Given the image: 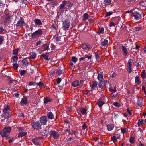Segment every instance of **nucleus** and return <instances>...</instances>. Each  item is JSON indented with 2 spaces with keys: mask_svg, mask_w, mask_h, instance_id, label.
<instances>
[{
  "mask_svg": "<svg viewBox=\"0 0 146 146\" xmlns=\"http://www.w3.org/2000/svg\"><path fill=\"white\" fill-rule=\"evenodd\" d=\"M90 46L86 44H83V51H84V52L86 53L85 55V57H83V60H84V59L87 58L88 60L91 58V55H90V53L88 52V50L90 49Z\"/></svg>",
  "mask_w": 146,
  "mask_h": 146,
  "instance_id": "obj_1",
  "label": "nucleus"
},
{
  "mask_svg": "<svg viewBox=\"0 0 146 146\" xmlns=\"http://www.w3.org/2000/svg\"><path fill=\"white\" fill-rule=\"evenodd\" d=\"M11 129V127H5L3 130L0 131V134L3 137H5L6 139H9L10 138L9 134Z\"/></svg>",
  "mask_w": 146,
  "mask_h": 146,
  "instance_id": "obj_2",
  "label": "nucleus"
},
{
  "mask_svg": "<svg viewBox=\"0 0 146 146\" xmlns=\"http://www.w3.org/2000/svg\"><path fill=\"white\" fill-rule=\"evenodd\" d=\"M142 15V12L135 11L132 13V16L134 17L135 19L138 20L141 18Z\"/></svg>",
  "mask_w": 146,
  "mask_h": 146,
  "instance_id": "obj_3",
  "label": "nucleus"
},
{
  "mask_svg": "<svg viewBox=\"0 0 146 146\" xmlns=\"http://www.w3.org/2000/svg\"><path fill=\"white\" fill-rule=\"evenodd\" d=\"M42 33V29H39L32 33L31 34V36L33 38H36V36L41 35Z\"/></svg>",
  "mask_w": 146,
  "mask_h": 146,
  "instance_id": "obj_4",
  "label": "nucleus"
},
{
  "mask_svg": "<svg viewBox=\"0 0 146 146\" xmlns=\"http://www.w3.org/2000/svg\"><path fill=\"white\" fill-rule=\"evenodd\" d=\"M32 127L35 129L39 130L41 129V126L38 122H33L31 124Z\"/></svg>",
  "mask_w": 146,
  "mask_h": 146,
  "instance_id": "obj_5",
  "label": "nucleus"
},
{
  "mask_svg": "<svg viewBox=\"0 0 146 146\" xmlns=\"http://www.w3.org/2000/svg\"><path fill=\"white\" fill-rule=\"evenodd\" d=\"M63 22V28L64 30H65L69 28L70 22L68 19H66Z\"/></svg>",
  "mask_w": 146,
  "mask_h": 146,
  "instance_id": "obj_6",
  "label": "nucleus"
},
{
  "mask_svg": "<svg viewBox=\"0 0 146 146\" xmlns=\"http://www.w3.org/2000/svg\"><path fill=\"white\" fill-rule=\"evenodd\" d=\"M48 118L46 116H42L40 118V120L41 124L43 125H45L48 121Z\"/></svg>",
  "mask_w": 146,
  "mask_h": 146,
  "instance_id": "obj_7",
  "label": "nucleus"
},
{
  "mask_svg": "<svg viewBox=\"0 0 146 146\" xmlns=\"http://www.w3.org/2000/svg\"><path fill=\"white\" fill-rule=\"evenodd\" d=\"M49 134L52 135L54 139H58L59 137V134L54 131H51L49 133Z\"/></svg>",
  "mask_w": 146,
  "mask_h": 146,
  "instance_id": "obj_8",
  "label": "nucleus"
},
{
  "mask_svg": "<svg viewBox=\"0 0 146 146\" xmlns=\"http://www.w3.org/2000/svg\"><path fill=\"white\" fill-rule=\"evenodd\" d=\"M24 24L25 23L23 18L22 17H21L16 24V25L17 26L21 27L24 25Z\"/></svg>",
  "mask_w": 146,
  "mask_h": 146,
  "instance_id": "obj_9",
  "label": "nucleus"
},
{
  "mask_svg": "<svg viewBox=\"0 0 146 146\" xmlns=\"http://www.w3.org/2000/svg\"><path fill=\"white\" fill-rule=\"evenodd\" d=\"M107 82V80L101 81L98 84L99 87L101 89H102L106 84Z\"/></svg>",
  "mask_w": 146,
  "mask_h": 146,
  "instance_id": "obj_10",
  "label": "nucleus"
},
{
  "mask_svg": "<svg viewBox=\"0 0 146 146\" xmlns=\"http://www.w3.org/2000/svg\"><path fill=\"white\" fill-rule=\"evenodd\" d=\"M3 113L2 114L1 116L2 118L3 117L5 119H7L10 117L11 115L10 113L9 112H3Z\"/></svg>",
  "mask_w": 146,
  "mask_h": 146,
  "instance_id": "obj_11",
  "label": "nucleus"
},
{
  "mask_svg": "<svg viewBox=\"0 0 146 146\" xmlns=\"http://www.w3.org/2000/svg\"><path fill=\"white\" fill-rule=\"evenodd\" d=\"M82 80H80V82H79L78 80H76L73 82L72 83V86L74 87H76L77 86L81 85V86H82Z\"/></svg>",
  "mask_w": 146,
  "mask_h": 146,
  "instance_id": "obj_12",
  "label": "nucleus"
},
{
  "mask_svg": "<svg viewBox=\"0 0 146 146\" xmlns=\"http://www.w3.org/2000/svg\"><path fill=\"white\" fill-rule=\"evenodd\" d=\"M12 16L11 15L8 13L6 14L5 17V19L6 20V23H9L11 21V18Z\"/></svg>",
  "mask_w": 146,
  "mask_h": 146,
  "instance_id": "obj_13",
  "label": "nucleus"
},
{
  "mask_svg": "<svg viewBox=\"0 0 146 146\" xmlns=\"http://www.w3.org/2000/svg\"><path fill=\"white\" fill-rule=\"evenodd\" d=\"M105 103V102L103 101L102 99H99L97 101V104L100 108H101Z\"/></svg>",
  "mask_w": 146,
  "mask_h": 146,
  "instance_id": "obj_14",
  "label": "nucleus"
},
{
  "mask_svg": "<svg viewBox=\"0 0 146 146\" xmlns=\"http://www.w3.org/2000/svg\"><path fill=\"white\" fill-rule=\"evenodd\" d=\"M27 103V100L26 96H24L21 101L20 102V104L21 105L23 106L24 105H26Z\"/></svg>",
  "mask_w": 146,
  "mask_h": 146,
  "instance_id": "obj_15",
  "label": "nucleus"
},
{
  "mask_svg": "<svg viewBox=\"0 0 146 146\" xmlns=\"http://www.w3.org/2000/svg\"><path fill=\"white\" fill-rule=\"evenodd\" d=\"M141 76L142 78V80L143 82L145 81L146 82V81L145 80L146 76V73L145 70H143L142 72L141 73Z\"/></svg>",
  "mask_w": 146,
  "mask_h": 146,
  "instance_id": "obj_16",
  "label": "nucleus"
},
{
  "mask_svg": "<svg viewBox=\"0 0 146 146\" xmlns=\"http://www.w3.org/2000/svg\"><path fill=\"white\" fill-rule=\"evenodd\" d=\"M31 141L35 145H37L39 144L40 141L38 140L37 137L34 138L32 139Z\"/></svg>",
  "mask_w": 146,
  "mask_h": 146,
  "instance_id": "obj_17",
  "label": "nucleus"
},
{
  "mask_svg": "<svg viewBox=\"0 0 146 146\" xmlns=\"http://www.w3.org/2000/svg\"><path fill=\"white\" fill-rule=\"evenodd\" d=\"M90 17V15L86 13L83 15V21H85L88 19Z\"/></svg>",
  "mask_w": 146,
  "mask_h": 146,
  "instance_id": "obj_18",
  "label": "nucleus"
},
{
  "mask_svg": "<svg viewBox=\"0 0 146 146\" xmlns=\"http://www.w3.org/2000/svg\"><path fill=\"white\" fill-rule=\"evenodd\" d=\"M114 127V126L113 124H109L107 126V129L108 131H111L113 130Z\"/></svg>",
  "mask_w": 146,
  "mask_h": 146,
  "instance_id": "obj_19",
  "label": "nucleus"
},
{
  "mask_svg": "<svg viewBox=\"0 0 146 146\" xmlns=\"http://www.w3.org/2000/svg\"><path fill=\"white\" fill-rule=\"evenodd\" d=\"M47 116L49 119H53L54 118V116L53 113L51 112H50L47 113Z\"/></svg>",
  "mask_w": 146,
  "mask_h": 146,
  "instance_id": "obj_20",
  "label": "nucleus"
},
{
  "mask_svg": "<svg viewBox=\"0 0 146 146\" xmlns=\"http://www.w3.org/2000/svg\"><path fill=\"white\" fill-rule=\"evenodd\" d=\"M122 49L124 56H127L128 53L127 48L125 46H122Z\"/></svg>",
  "mask_w": 146,
  "mask_h": 146,
  "instance_id": "obj_21",
  "label": "nucleus"
},
{
  "mask_svg": "<svg viewBox=\"0 0 146 146\" xmlns=\"http://www.w3.org/2000/svg\"><path fill=\"white\" fill-rule=\"evenodd\" d=\"M66 6L65 7L66 8L68 9H70L72 6L73 4L71 3L70 1H69L66 2Z\"/></svg>",
  "mask_w": 146,
  "mask_h": 146,
  "instance_id": "obj_22",
  "label": "nucleus"
},
{
  "mask_svg": "<svg viewBox=\"0 0 146 146\" xmlns=\"http://www.w3.org/2000/svg\"><path fill=\"white\" fill-rule=\"evenodd\" d=\"M143 99L142 98H138L137 100V105L141 107L142 106Z\"/></svg>",
  "mask_w": 146,
  "mask_h": 146,
  "instance_id": "obj_23",
  "label": "nucleus"
},
{
  "mask_svg": "<svg viewBox=\"0 0 146 146\" xmlns=\"http://www.w3.org/2000/svg\"><path fill=\"white\" fill-rule=\"evenodd\" d=\"M103 78V75L102 72H100L98 74L97 76V79L99 81H102Z\"/></svg>",
  "mask_w": 146,
  "mask_h": 146,
  "instance_id": "obj_24",
  "label": "nucleus"
},
{
  "mask_svg": "<svg viewBox=\"0 0 146 146\" xmlns=\"http://www.w3.org/2000/svg\"><path fill=\"white\" fill-rule=\"evenodd\" d=\"M34 22L35 24L36 25H42V23L41 21L37 19H34Z\"/></svg>",
  "mask_w": 146,
  "mask_h": 146,
  "instance_id": "obj_25",
  "label": "nucleus"
},
{
  "mask_svg": "<svg viewBox=\"0 0 146 146\" xmlns=\"http://www.w3.org/2000/svg\"><path fill=\"white\" fill-rule=\"evenodd\" d=\"M111 2V0H104L103 1V4L104 5L106 6L110 5Z\"/></svg>",
  "mask_w": 146,
  "mask_h": 146,
  "instance_id": "obj_26",
  "label": "nucleus"
},
{
  "mask_svg": "<svg viewBox=\"0 0 146 146\" xmlns=\"http://www.w3.org/2000/svg\"><path fill=\"white\" fill-rule=\"evenodd\" d=\"M49 53H46V54L43 53L41 56V57H42L44 59L48 61H49L48 54Z\"/></svg>",
  "mask_w": 146,
  "mask_h": 146,
  "instance_id": "obj_27",
  "label": "nucleus"
},
{
  "mask_svg": "<svg viewBox=\"0 0 146 146\" xmlns=\"http://www.w3.org/2000/svg\"><path fill=\"white\" fill-rule=\"evenodd\" d=\"M104 32V29L103 27H100L99 28L98 31L97 32V33L98 35H100L101 34H103Z\"/></svg>",
  "mask_w": 146,
  "mask_h": 146,
  "instance_id": "obj_28",
  "label": "nucleus"
},
{
  "mask_svg": "<svg viewBox=\"0 0 146 146\" xmlns=\"http://www.w3.org/2000/svg\"><path fill=\"white\" fill-rule=\"evenodd\" d=\"M27 134V132H21L18 134V137H22L23 136L26 135Z\"/></svg>",
  "mask_w": 146,
  "mask_h": 146,
  "instance_id": "obj_29",
  "label": "nucleus"
},
{
  "mask_svg": "<svg viewBox=\"0 0 146 146\" xmlns=\"http://www.w3.org/2000/svg\"><path fill=\"white\" fill-rule=\"evenodd\" d=\"M67 1H62V3L59 6L60 9H63L65 7V5L66 4Z\"/></svg>",
  "mask_w": 146,
  "mask_h": 146,
  "instance_id": "obj_30",
  "label": "nucleus"
},
{
  "mask_svg": "<svg viewBox=\"0 0 146 146\" xmlns=\"http://www.w3.org/2000/svg\"><path fill=\"white\" fill-rule=\"evenodd\" d=\"M98 83L96 81H94L91 87V89L94 90L95 89L96 87L97 86Z\"/></svg>",
  "mask_w": 146,
  "mask_h": 146,
  "instance_id": "obj_31",
  "label": "nucleus"
},
{
  "mask_svg": "<svg viewBox=\"0 0 146 146\" xmlns=\"http://www.w3.org/2000/svg\"><path fill=\"white\" fill-rule=\"evenodd\" d=\"M135 83L137 84H139L140 83V81L139 77L137 76L135 78Z\"/></svg>",
  "mask_w": 146,
  "mask_h": 146,
  "instance_id": "obj_32",
  "label": "nucleus"
},
{
  "mask_svg": "<svg viewBox=\"0 0 146 146\" xmlns=\"http://www.w3.org/2000/svg\"><path fill=\"white\" fill-rule=\"evenodd\" d=\"M143 119H139L138 121L137 125L138 126H140L142 125L143 124Z\"/></svg>",
  "mask_w": 146,
  "mask_h": 146,
  "instance_id": "obj_33",
  "label": "nucleus"
},
{
  "mask_svg": "<svg viewBox=\"0 0 146 146\" xmlns=\"http://www.w3.org/2000/svg\"><path fill=\"white\" fill-rule=\"evenodd\" d=\"M52 100L51 99H50L48 98H45L44 100V103L45 104L47 103L51 102V100Z\"/></svg>",
  "mask_w": 146,
  "mask_h": 146,
  "instance_id": "obj_34",
  "label": "nucleus"
},
{
  "mask_svg": "<svg viewBox=\"0 0 146 146\" xmlns=\"http://www.w3.org/2000/svg\"><path fill=\"white\" fill-rule=\"evenodd\" d=\"M108 42V40L104 39V41L101 43L100 45L103 46H105L107 44Z\"/></svg>",
  "mask_w": 146,
  "mask_h": 146,
  "instance_id": "obj_35",
  "label": "nucleus"
},
{
  "mask_svg": "<svg viewBox=\"0 0 146 146\" xmlns=\"http://www.w3.org/2000/svg\"><path fill=\"white\" fill-rule=\"evenodd\" d=\"M30 55L31 58L33 59H34L36 55V54L34 52L31 53Z\"/></svg>",
  "mask_w": 146,
  "mask_h": 146,
  "instance_id": "obj_36",
  "label": "nucleus"
},
{
  "mask_svg": "<svg viewBox=\"0 0 146 146\" xmlns=\"http://www.w3.org/2000/svg\"><path fill=\"white\" fill-rule=\"evenodd\" d=\"M109 91L112 93H115L116 92V87H111L109 89Z\"/></svg>",
  "mask_w": 146,
  "mask_h": 146,
  "instance_id": "obj_37",
  "label": "nucleus"
},
{
  "mask_svg": "<svg viewBox=\"0 0 146 146\" xmlns=\"http://www.w3.org/2000/svg\"><path fill=\"white\" fill-rule=\"evenodd\" d=\"M49 132L48 130H45L42 133V134L43 136H45L46 135H47Z\"/></svg>",
  "mask_w": 146,
  "mask_h": 146,
  "instance_id": "obj_38",
  "label": "nucleus"
},
{
  "mask_svg": "<svg viewBox=\"0 0 146 146\" xmlns=\"http://www.w3.org/2000/svg\"><path fill=\"white\" fill-rule=\"evenodd\" d=\"M29 59L28 58H24L22 62H23V64L24 65H27L28 64V63L27 60V59Z\"/></svg>",
  "mask_w": 146,
  "mask_h": 146,
  "instance_id": "obj_39",
  "label": "nucleus"
},
{
  "mask_svg": "<svg viewBox=\"0 0 146 146\" xmlns=\"http://www.w3.org/2000/svg\"><path fill=\"white\" fill-rule=\"evenodd\" d=\"M111 140L113 141L114 143L117 141V139L116 136L115 135L112 136L111 138Z\"/></svg>",
  "mask_w": 146,
  "mask_h": 146,
  "instance_id": "obj_40",
  "label": "nucleus"
},
{
  "mask_svg": "<svg viewBox=\"0 0 146 146\" xmlns=\"http://www.w3.org/2000/svg\"><path fill=\"white\" fill-rule=\"evenodd\" d=\"M56 73L58 75H60L62 73V71L60 69L58 68L57 70Z\"/></svg>",
  "mask_w": 146,
  "mask_h": 146,
  "instance_id": "obj_41",
  "label": "nucleus"
},
{
  "mask_svg": "<svg viewBox=\"0 0 146 146\" xmlns=\"http://www.w3.org/2000/svg\"><path fill=\"white\" fill-rule=\"evenodd\" d=\"M9 110V106L7 105L5 107L4 106V109L3 110V112H8L7 111Z\"/></svg>",
  "mask_w": 146,
  "mask_h": 146,
  "instance_id": "obj_42",
  "label": "nucleus"
},
{
  "mask_svg": "<svg viewBox=\"0 0 146 146\" xmlns=\"http://www.w3.org/2000/svg\"><path fill=\"white\" fill-rule=\"evenodd\" d=\"M135 141V139L134 137H130V139L129 140V142L131 143H133Z\"/></svg>",
  "mask_w": 146,
  "mask_h": 146,
  "instance_id": "obj_43",
  "label": "nucleus"
},
{
  "mask_svg": "<svg viewBox=\"0 0 146 146\" xmlns=\"http://www.w3.org/2000/svg\"><path fill=\"white\" fill-rule=\"evenodd\" d=\"M19 66V65L17 63H15L13 64V68L14 70H16L17 69Z\"/></svg>",
  "mask_w": 146,
  "mask_h": 146,
  "instance_id": "obj_44",
  "label": "nucleus"
},
{
  "mask_svg": "<svg viewBox=\"0 0 146 146\" xmlns=\"http://www.w3.org/2000/svg\"><path fill=\"white\" fill-rule=\"evenodd\" d=\"M13 61L14 62H16L18 59V57L17 56H13L12 57Z\"/></svg>",
  "mask_w": 146,
  "mask_h": 146,
  "instance_id": "obj_45",
  "label": "nucleus"
},
{
  "mask_svg": "<svg viewBox=\"0 0 146 146\" xmlns=\"http://www.w3.org/2000/svg\"><path fill=\"white\" fill-rule=\"evenodd\" d=\"M27 71L26 70H21L20 72V74L21 76H23L25 75Z\"/></svg>",
  "mask_w": 146,
  "mask_h": 146,
  "instance_id": "obj_46",
  "label": "nucleus"
},
{
  "mask_svg": "<svg viewBox=\"0 0 146 146\" xmlns=\"http://www.w3.org/2000/svg\"><path fill=\"white\" fill-rule=\"evenodd\" d=\"M77 60V58L74 56L72 57V62L74 63H75L76 62Z\"/></svg>",
  "mask_w": 146,
  "mask_h": 146,
  "instance_id": "obj_47",
  "label": "nucleus"
},
{
  "mask_svg": "<svg viewBox=\"0 0 146 146\" xmlns=\"http://www.w3.org/2000/svg\"><path fill=\"white\" fill-rule=\"evenodd\" d=\"M113 13V12L111 11H109L107 12L105 15V17H108L110 16Z\"/></svg>",
  "mask_w": 146,
  "mask_h": 146,
  "instance_id": "obj_48",
  "label": "nucleus"
},
{
  "mask_svg": "<svg viewBox=\"0 0 146 146\" xmlns=\"http://www.w3.org/2000/svg\"><path fill=\"white\" fill-rule=\"evenodd\" d=\"M142 28L141 27H135V30L137 31H140Z\"/></svg>",
  "mask_w": 146,
  "mask_h": 146,
  "instance_id": "obj_49",
  "label": "nucleus"
},
{
  "mask_svg": "<svg viewBox=\"0 0 146 146\" xmlns=\"http://www.w3.org/2000/svg\"><path fill=\"white\" fill-rule=\"evenodd\" d=\"M127 129L125 128H123L121 129V132L123 134L125 133Z\"/></svg>",
  "mask_w": 146,
  "mask_h": 146,
  "instance_id": "obj_50",
  "label": "nucleus"
},
{
  "mask_svg": "<svg viewBox=\"0 0 146 146\" xmlns=\"http://www.w3.org/2000/svg\"><path fill=\"white\" fill-rule=\"evenodd\" d=\"M18 50L17 49L14 50H13V54L14 55H17L18 53Z\"/></svg>",
  "mask_w": 146,
  "mask_h": 146,
  "instance_id": "obj_51",
  "label": "nucleus"
},
{
  "mask_svg": "<svg viewBox=\"0 0 146 146\" xmlns=\"http://www.w3.org/2000/svg\"><path fill=\"white\" fill-rule=\"evenodd\" d=\"M132 62L131 59H129L128 61V66H132V64H131Z\"/></svg>",
  "mask_w": 146,
  "mask_h": 146,
  "instance_id": "obj_52",
  "label": "nucleus"
},
{
  "mask_svg": "<svg viewBox=\"0 0 146 146\" xmlns=\"http://www.w3.org/2000/svg\"><path fill=\"white\" fill-rule=\"evenodd\" d=\"M113 104L115 106L119 107L120 106V104L117 102H114Z\"/></svg>",
  "mask_w": 146,
  "mask_h": 146,
  "instance_id": "obj_53",
  "label": "nucleus"
},
{
  "mask_svg": "<svg viewBox=\"0 0 146 146\" xmlns=\"http://www.w3.org/2000/svg\"><path fill=\"white\" fill-rule=\"evenodd\" d=\"M115 119L118 118L119 116L118 113H114Z\"/></svg>",
  "mask_w": 146,
  "mask_h": 146,
  "instance_id": "obj_54",
  "label": "nucleus"
},
{
  "mask_svg": "<svg viewBox=\"0 0 146 146\" xmlns=\"http://www.w3.org/2000/svg\"><path fill=\"white\" fill-rule=\"evenodd\" d=\"M142 60L141 58H139L135 62V63L136 62H137L141 65V64L142 62Z\"/></svg>",
  "mask_w": 146,
  "mask_h": 146,
  "instance_id": "obj_55",
  "label": "nucleus"
},
{
  "mask_svg": "<svg viewBox=\"0 0 146 146\" xmlns=\"http://www.w3.org/2000/svg\"><path fill=\"white\" fill-rule=\"evenodd\" d=\"M36 84H37L38 86H39L40 87H41L43 85V83L40 82L39 83H37Z\"/></svg>",
  "mask_w": 146,
  "mask_h": 146,
  "instance_id": "obj_56",
  "label": "nucleus"
},
{
  "mask_svg": "<svg viewBox=\"0 0 146 146\" xmlns=\"http://www.w3.org/2000/svg\"><path fill=\"white\" fill-rule=\"evenodd\" d=\"M3 41V38L1 36H0V45L1 44Z\"/></svg>",
  "mask_w": 146,
  "mask_h": 146,
  "instance_id": "obj_57",
  "label": "nucleus"
},
{
  "mask_svg": "<svg viewBox=\"0 0 146 146\" xmlns=\"http://www.w3.org/2000/svg\"><path fill=\"white\" fill-rule=\"evenodd\" d=\"M18 129L19 131L22 132V131H23L24 128L23 127H18Z\"/></svg>",
  "mask_w": 146,
  "mask_h": 146,
  "instance_id": "obj_58",
  "label": "nucleus"
},
{
  "mask_svg": "<svg viewBox=\"0 0 146 146\" xmlns=\"http://www.w3.org/2000/svg\"><path fill=\"white\" fill-rule=\"evenodd\" d=\"M87 110L86 109L83 108V115L87 113Z\"/></svg>",
  "mask_w": 146,
  "mask_h": 146,
  "instance_id": "obj_59",
  "label": "nucleus"
},
{
  "mask_svg": "<svg viewBox=\"0 0 146 146\" xmlns=\"http://www.w3.org/2000/svg\"><path fill=\"white\" fill-rule=\"evenodd\" d=\"M87 128V126L85 123H84V124L83 125V130H85Z\"/></svg>",
  "mask_w": 146,
  "mask_h": 146,
  "instance_id": "obj_60",
  "label": "nucleus"
},
{
  "mask_svg": "<svg viewBox=\"0 0 146 146\" xmlns=\"http://www.w3.org/2000/svg\"><path fill=\"white\" fill-rule=\"evenodd\" d=\"M57 37L56 38V41H60V36L58 37V34H57Z\"/></svg>",
  "mask_w": 146,
  "mask_h": 146,
  "instance_id": "obj_61",
  "label": "nucleus"
},
{
  "mask_svg": "<svg viewBox=\"0 0 146 146\" xmlns=\"http://www.w3.org/2000/svg\"><path fill=\"white\" fill-rule=\"evenodd\" d=\"M61 79L60 78H58L57 79V84H59L61 82Z\"/></svg>",
  "mask_w": 146,
  "mask_h": 146,
  "instance_id": "obj_62",
  "label": "nucleus"
},
{
  "mask_svg": "<svg viewBox=\"0 0 146 146\" xmlns=\"http://www.w3.org/2000/svg\"><path fill=\"white\" fill-rule=\"evenodd\" d=\"M131 67L132 66H128V72L129 73H131L132 71Z\"/></svg>",
  "mask_w": 146,
  "mask_h": 146,
  "instance_id": "obj_63",
  "label": "nucleus"
},
{
  "mask_svg": "<svg viewBox=\"0 0 146 146\" xmlns=\"http://www.w3.org/2000/svg\"><path fill=\"white\" fill-rule=\"evenodd\" d=\"M127 111L129 113L130 115H131L132 114V112L131 111L129 108H127Z\"/></svg>",
  "mask_w": 146,
  "mask_h": 146,
  "instance_id": "obj_64",
  "label": "nucleus"
}]
</instances>
